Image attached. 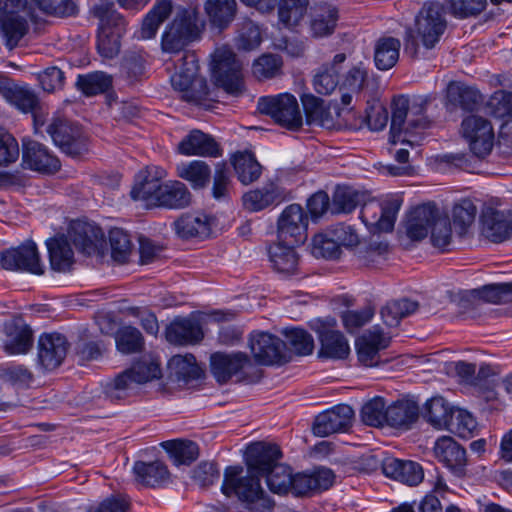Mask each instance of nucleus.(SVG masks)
<instances>
[{"label": "nucleus", "instance_id": "nucleus-54", "mask_svg": "<svg viewBox=\"0 0 512 512\" xmlns=\"http://www.w3.org/2000/svg\"><path fill=\"white\" fill-rule=\"evenodd\" d=\"M475 298L498 304L512 301V281L487 284L472 291Z\"/></svg>", "mask_w": 512, "mask_h": 512}, {"label": "nucleus", "instance_id": "nucleus-27", "mask_svg": "<svg viewBox=\"0 0 512 512\" xmlns=\"http://www.w3.org/2000/svg\"><path fill=\"white\" fill-rule=\"evenodd\" d=\"M174 89L182 92V98L195 105H204L209 95L207 82L203 77H194L176 69L170 78Z\"/></svg>", "mask_w": 512, "mask_h": 512}, {"label": "nucleus", "instance_id": "nucleus-22", "mask_svg": "<svg viewBox=\"0 0 512 512\" xmlns=\"http://www.w3.org/2000/svg\"><path fill=\"white\" fill-rule=\"evenodd\" d=\"M23 164L31 170L53 174L60 169V161L47 147L34 140L23 141Z\"/></svg>", "mask_w": 512, "mask_h": 512}, {"label": "nucleus", "instance_id": "nucleus-12", "mask_svg": "<svg viewBox=\"0 0 512 512\" xmlns=\"http://www.w3.org/2000/svg\"><path fill=\"white\" fill-rule=\"evenodd\" d=\"M308 214L299 204L288 205L277 220V239L292 245L303 244L307 239Z\"/></svg>", "mask_w": 512, "mask_h": 512}, {"label": "nucleus", "instance_id": "nucleus-24", "mask_svg": "<svg viewBox=\"0 0 512 512\" xmlns=\"http://www.w3.org/2000/svg\"><path fill=\"white\" fill-rule=\"evenodd\" d=\"M482 234L494 243H500L512 235V211L487 208L481 215Z\"/></svg>", "mask_w": 512, "mask_h": 512}, {"label": "nucleus", "instance_id": "nucleus-11", "mask_svg": "<svg viewBox=\"0 0 512 512\" xmlns=\"http://www.w3.org/2000/svg\"><path fill=\"white\" fill-rule=\"evenodd\" d=\"M198 35L197 16L194 11L182 10L166 28L162 35L163 51L175 53L181 51Z\"/></svg>", "mask_w": 512, "mask_h": 512}, {"label": "nucleus", "instance_id": "nucleus-62", "mask_svg": "<svg viewBox=\"0 0 512 512\" xmlns=\"http://www.w3.org/2000/svg\"><path fill=\"white\" fill-rule=\"evenodd\" d=\"M386 408L382 397H374L363 405L361 409L362 421L374 427L386 424Z\"/></svg>", "mask_w": 512, "mask_h": 512}, {"label": "nucleus", "instance_id": "nucleus-13", "mask_svg": "<svg viewBox=\"0 0 512 512\" xmlns=\"http://www.w3.org/2000/svg\"><path fill=\"white\" fill-rule=\"evenodd\" d=\"M47 133L64 153L77 157L87 150L81 128L66 119L55 118L47 126Z\"/></svg>", "mask_w": 512, "mask_h": 512}, {"label": "nucleus", "instance_id": "nucleus-45", "mask_svg": "<svg viewBox=\"0 0 512 512\" xmlns=\"http://www.w3.org/2000/svg\"><path fill=\"white\" fill-rule=\"evenodd\" d=\"M453 407L443 397H433L425 403L423 417L437 429H446Z\"/></svg>", "mask_w": 512, "mask_h": 512}, {"label": "nucleus", "instance_id": "nucleus-16", "mask_svg": "<svg viewBox=\"0 0 512 512\" xmlns=\"http://www.w3.org/2000/svg\"><path fill=\"white\" fill-rule=\"evenodd\" d=\"M282 453L275 444L266 442H255L250 444L245 452V463L248 473L257 476H264L269 473L278 463Z\"/></svg>", "mask_w": 512, "mask_h": 512}, {"label": "nucleus", "instance_id": "nucleus-57", "mask_svg": "<svg viewBox=\"0 0 512 512\" xmlns=\"http://www.w3.org/2000/svg\"><path fill=\"white\" fill-rule=\"evenodd\" d=\"M109 242L112 258L119 263H125L133 247L129 235L123 229L114 228L109 232Z\"/></svg>", "mask_w": 512, "mask_h": 512}, {"label": "nucleus", "instance_id": "nucleus-9", "mask_svg": "<svg viewBox=\"0 0 512 512\" xmlns=\"http://www.w3.org/2000/svg\"><path fill=\"white\" fill-rule=\"evenodd\" d=\"M361 205L360 218L371 232H390L394 228L402 200L398 197H391L383 202L364 200Z\"/></svg>", "mask_w": 512, "mask_h": 512}, {"label": "nucleus", "instance_id": "nucleus-46", "mask_svg": "<svg viewBox=\"0 0 512 512\" xmlns=\"http://www.w3.org/2000/svg\"><path fill=\"white\" fill-rule=\"evenodd\" d=\"M175 229L176 233L185 239L206 237L210 233V225L205 215H183L175 222Z\"/></svg>", "mask_w": 512, "mask_h": 512}, {"label": "nucleus", "instance_id": "nucleus-36", "mask_svg": "<svg viewBox=\"0 0 512 512\" xmlns=\"http://www.w3.org/2000/svg\"><path fill=\"white\" fill-rule=\"evenodd\" d=\"M33 344V333L25 324H12L6 327L3 348L10 355L27 353Z\"/></svg>", "mask_w": 512, "mask_h": 512}, {"label": "nucleus", "instance_id": "nucleus-53", "mask_svg": "<svg viewBox=\"0 0 512 512\" xmlns=\"http://www.w3.org/2000/svg\"><path fill=\"white\" fill-rule=\"evenodd\" d=\"M169 367L178 380H195L201 377L202 370L192 354L175 355L169 361Z\"/></svg>", "mask_w": 512, "mask_h": 512}, {"label": "nucleus", "instance_id": "nucleus-19", "mask_svg": "<svg viewBox=\"0 0 512 512\" xmlns=\"http://www.w3.org/2000/svg\"><path fill=\"white\" fill-rule=\"evenodd\" d=\"M251 364V359L244 352H215L210 356L211 373L219 383L228 382Z\"/></svg>", "mask_w": 512, "mask_h": 512}, {"label": "nucleus", "instance_id": "nucleus-58", "mask_svg": "<svg viewBox=\"0 0 512 512\" xmlns=\"http://www.w3.org/2000/svg\"><path fill=\"white\" fill-rule=\"evenodd\" d=\"M282 59L278 55L263 54L252 65V73L258 80L270 79L281 73Z\"/></svg>", "mask_w": 512, "mask_h": 512}, {"label": "nucleus", "instance_id": "nucleus-38", "mask_svg": "<svg viewBox=\"0 0 512 512\" xmlns=\"http://www.w3.org/2000/svg\"><path fill=\"white\" fill-rule=\"evenodd\" d=\"M133 472L138 482L150 487L162 485L170 478L167 466L161 461L135 462Z\"/></svg>", "mask_w": 512, "mask_h": 512}, {"label": "nucleus", "instance_id": "nucleus-8", "mask_svg": "<svg viewBox=\"0 0 512 512\" xmlns=\"http://www.w3.org/2000/svg\"><path fill=\"white\" fill-rule=\"evenodd\" d=\"M258 109L289 130H298L302 126L299 104L291 94L261 97L258 101Z\"/></svg>", "mask_w": 512, "mask_h": 512}, {"label": "nucleus", "instance_id": "nucleus-21", "mask_svg": "<svg viewBox=\"0 0 512 512\" xmlns=\"http://www.w3.org/2000/svg\"><path fill=\"white\" fill-rule=\"evenodd\" d=\"M249 347L255 361L261 365L279 363L284 357L285 342L269 333L252 334Z\"/></svg>", "mask_w": 512, "mask_h": 512}, {"label": "nucleus", "instance_id": "nucleus-41", "mask_svg": "<svg viewBox=\"0 0 512 512\" xmlns=\"http://www.w3.org/2000/svg\"><path fill=\"white\" fill-rule=\"evenodd\" d=\"M50 264L53 270L64 272L73 263V251L64 236H56L46 241Z\"/></svg>", "mask_w": 512, "mask_h": 512}, {"label": "nucleus", "instance_id": "nucleus-20", "mask_svg": "<svg viewBox=\"0 0 512 512\" xmlns=\"http://www.w3.org/2000/svg\"><path fill=\"white\" fill-rule=\"evenodd\" d=\"M389 344L390 337L385 335L380 327H372L356 340V350L359 362L367 367H375L379 365V351L387 348Z\"/></svg>", "mask_w": 512, "mask_h": 512}, {"label": "nucleus", "instance_id": "nucleus-23", "mask_svg": "<svg viewBox=\"0 0 512 512\" xmlns=\"http://www.w3.org/2000/svg\"><path fill=\"white\" fill-rule=\"evenodd\" d=\"M338 20V8L331 3L320 2L310 13L308 32L315 39L329 37L334 33Z\"/></svg>", "mask_w": 512, "mask_h": 512}, {"label": "nucleus", "instance_id": "nucleus-7", "mask_svg": "<svg viewBox=\"0 0 512 512\" xmlns=\"http://www.w3.org/2000/svg\"><path fill=\"white\" fill-rule=\"evenodd\" d=\"M242 63L236 59L232 50L218 48L213 56V77L217 86L227 93L239 95L244 88Z\"/></svg>", "mask_w": 512, "mask_h": 512}, {"label": "nucleus", "instance_id": "nucleus-52", "mask_svg": "<svg viewBox=\"0 0 512 512\" xmlns=\"http://www.w3.org/2000/svg\"><path fill=\"white\" fill-rule=\"evenodd\" d=\"M162 446L170 453L177 465H188L195 461L199 455L198 445L193 441H166Z\"/></svg>", "mask_w": 512, "mask_h": 512}, {"label": "nucleus", "instance_id": "nucleus-34", "mask_svg": "<svg viewBox=\"0 0 512 512\" xmlns=\"http://www.w3.org/2000/svg\"><path fill=\"white\" fill-rule=\"evenodd\" d=\"M295 246L280 240L269 246V260L276 272L283 275H293L297 272L299 257L294 250Z\"/></svg>", "mask_w": 512, "mask_h": 512}, {"label": "nucleus", "instance_id": "nucleus-60", "mask_svg": "<svg viewBox=\"0 0 512 512\" xmlns=\"http://www.w3.org/2000/svg\"><path fill=\"white\" fill-rule=\"evenodd\" d=\"M266 482L271 492L275 494H286L292 485V471L290 467L280 464L267 473Z\"/></svg>", "mask_w": 512, "mask_h": 512}, {"label": "nucleus", "instance_id": "nucleus-1", "mask_svg": "<svg viewBox=\"0 0 512 512\" xmlns=\"http://www.w3.org/2000/svg\"><path fill=\"white\" fill-rule=\"evenodd\" d=\"M147 175L131 190V197L145 203L147 208L183 209L191 203V193L180 181L161 182L166 173L157 167L148 168Z\"/></svg>", "mask_w": 512, "mask_h": 512}, {"label": "nucleus", "instance_id": "nucleus-26", "mask_svg": "<svg viewBox=\"0 0 512 512\" xmlns=\"http://www.w3.org/2000/svg\"><path fill=\"white\" fill-rule=\"evenodd\" d=\"M420 408L416 401L402 398L392 402L386 408V425L400 430H410L418 421Z\"/></svg>", "mask_w": 512, "mask_h": 512}, {"label": "nucleus", "instance_id": "nucleus-15", "mask_svg": "<svg viewBox=\"0 0 512 512\" xmlns=\"http://www.w3.org/2000/svg\"><path fill=\"white\" fill-rule=\"evenodd\" d=\"M0 262L1 266L6 270L25 271L35 275H42L44 273L36 244L32 241L3 252Z\"/></svg>", "mask_w": 512, "mask_h": 512}, {"label": "nucleus", "instance_id": "nucleus-63", "mask_svg": "<svg viewBox=\"0 0 512 512\" xmlns=\"http://www.w3.org/2000/svg\"><path fill=\"white\" fill-rule=\"evenodd\" d=\"M311 253L316 258L337 259L341 249L329 233L316 234L311 243Z\"/></svg>", "mask_w": 512, "mask_h": 512}, {"label": "nucleus", "instance_id": "nucleus-30", "mask_svg": "<svg viewBox=\"0 0 512 512\" xmlns=\"http://www.w3.org/2000/svg\"><path fill=\"white\" fill-rule=\"evenodd\" d=\"M0 95L24 113L33 112L39 105L38 96L32 89L7 78H0Z\"/></svg>", "mask_w": 512, "mask_h": 512}, {"label": "nucleus", "instance_id": "nucleus-44", "mask_svg": "<svg viewBox=\"0 0 512 512\" xmlns=\"http://www.w3.org/2000/svg\"><path fill=\"white\" fill-rule=\"evenodd\" d=\"M366 78L367 72L360 66H355L347 72L343 83L339 87L341 102L344 106H349L354 97L356 100L359 99Z\"/></svg>", "mask_w": 512, "mask_h": 512}, {"label": "nucleus", "instance_id": "nucleus-33", "mask_svg": "<svg viewBox=\"0 0 512 512\" xmlns=\"http://www.w3.org/2000/svg\"><path fill=\"white\" fill-rule=\"evenodd\" d=\"M178 149L183 155L221 156V149L215 139L200 130H192L179 143Z\"/></svg>", "mask_w": 512, "mask_h": 512}, {"label": "nucleus", "instance_id": "nucleus-43", "mask_svg": "<svg viewBox=\"0 0 512 512\" xmlns=\"http://www.w3.org/2000/svg\"><path fill=\"white\" fill-rule=\"evenodd\" d=\"M171 12V0H157L151 11L144 18L138 37L140 39L153 38L159 26L169 17Z\"/></svg>", "mask_w": 512, "mask_h": 512}, {"label": "nucleus", "instance_id": "nucleus-32", "mask_svg": "<svg viewBox=\"0 0 512 512\" xmlns=\"http://www.w3.org/2000/svg\"><path fill=\"white\" fill-rule=\"evenodd\" d=\"M382 471L385 476L414 486L424 477L422 467L413 461H404L394 457H386L382 462Z\"/></svg>", "mask_w": 512, "mask_h": 512}, {"label": "nucleus", "instance_id": "nucleus-4", "mask_svg": "<svg viewBox=\"0 0 512 512\" xmlns=\"http://www.w3.org/2000/svg\"><path fill=\"white\" fill-rule=\"evenodd\" d=\"M160 376L161 370L158 364L153 361H140L108 382L105 385L104 393L111 401L122 400L135 393L139 385Z\"/></svg>", "mask_w": 512, "mask_h": 512}, {"label": "nucleus", "instance_id": "nucleus-18", "mask_svg": "<svg viewBox=\"0 0 512 512\" xmlns=\"http://www.w3.org/2000/svg\"><path fill=\"white\" fill-rule=\"evenodd\" d=\"M69 342L60 333H44L39 337L37 345L38 363L46 370L59 367L66 358Z\"/></svg>", "mask_w": 512, "mask_h": 512}, {"label": "nucleus", "instance_id": "nucleus-64", "mask_svg": "<svg viewBox=\"0 0 512 512\" xmlns=\"http://www.w3.org/2000/svg\"><path fill=\"white\" fill-rule=\"evenodd\" d=\"M141 332L132 326H126L119 330L116 336V345L120 352L125 354L139 352L143 347Z\"/></svg>", "mask_w": 512, "mask_h": 512}, {"label": "nucleus", "instance_id": "nucleus-49", "mask_svg": "<svg viewBox=\"0 0 512 512\" xmlns=\"http://www.w3.org/2000/svg\"><path fill=\"white\" fill-rule=\"evenodd\" d=\"M112 76L103 71H95L77 77L76 86L86 96L106 92L112 86Z\"/></svg>", "mask_w": 512, "mask_h": 512}, {"label": "nucleus", "instance_id": "nucleus-17", "mask_svg": "<svg viewBox=\"0 0 512 512\" xmlns=\"http://www.w3.org/2000/svg\"><path fill=\"white\" fill-rule=\"evenodd\" d=\"M353 409L346 404H339L316 416L313 423V433L326 437L334 433L345 432L352 424Z\"/></svg>", "mask_w": 512, "mask_h": 512}, {"label": "nucleus", "instance_id": "nucleus-37", "mask_svg": "<svg viewBox=\"0 0 512 512\" xmlns=\"http://www.w3.org/2000/svg\"><path fill=\"white\" fill-rule=\"evenodd\" d=\"M231 164L238 180L243 185L257 181L262 174V166L254 154L248 151L235 153L231 157Z\"/></svg>", "mask_w": 512, "mask_h": 512}, {"label": "nucleus", "instance_id": "nucleus-48", "mask_svg": "<svg viewBox=\"0 0 512 512\" xmlns=\"http://www.w3.org/2000/svg\"><path fill=\"white\" fill-rule=\"evenodd\" d=\"M178 176L191 183L194 189H202L207 186L211 169L202 160H194L188 164H182L177 168Z\"/></svg>", "mask_w": 512, "mask_h": 512}, {"label": "nucleus", "instance_id": "nucleus-51", "mask_svg": "<svg viewBox=\"0 0 512 512\" xmlns=\"http://www.w3.org/2000/svg\"><path fill=\"white\" fill-rule=\"evenodd\" d=\"M308 0H280L278 1L279 21L287 28H293L303 19Z\"/></svg>", "mask_w": 512, "mask_h": 512}, {"label": "nucleus", "instance_id": "nucleus-3", "mask_svg": "<svg viewBox=\"0 0 512 512\" xmlns=\"http://www.w3.org/2000/svg\"><path fill=\"white\" fill-rule=\"evenodd\" d=\"M243 467L228 466L224 472V479L221 486L223 494L230 497L235 495L240 501L249 505L258 504L262 508L270 509L274 503L265 492L260 483V477L248 473L242 475Z\"/></svg>", "mask_w": 512, "mask_h": 512}, {"label": "nucleus", "instance_id": "nucleus-14", "mask_svg": "<svg viewBox=\"0 0 512 512\" xmlns=\"http://www.w3.org/2000/svg\"><path fill=\"white\" fill-rule=\"evenodd\" d=\"M462 130L475 156L484 158L490 154L494 145V131L487 119L477 115L468 116L462 121Z\"/></svg>", "mask_w": 512, "mask_h": 512}, {"label": "nucleus", "instance_id": "nucleus-50", "mask_svg": "<svg viewBox=\"0 0 512 512\" xmlns=\"http://www.w3.org/2000/svg\"><path fill=\"white\" fill-rule=\"evenodd\" d=\"M0 29L5 40V45L10 50L14 49L20 40L28 32V23L21 16H12L0 19Z\"/></svg>", "mask_w": 512, "mask_h": 512}, {"label": "nucleus", "instance_id": "nucleus-25", "mask_svg": "<svg viewBox=\"0 0 512 512\" xmlns=\"http://www.w3.org/2000/svg\"><path fill=\"white\" fill-rule=\"evenodd\" d=\"M284 199V189L274 182L266 183L242 196L243 207L249 212H259L279 205Z\"/></svg>", "mask_w": 512, "mask_h": 512}, {"label": "nucleus", "instance_id": "nucleus-35", "mask_svg": "<svg viewBox=\"0 0 512 512\" xmlns=\"http://www.w3.org/2000/svg\"><path fill=\"white\" fill-rule=\"evenodd\" d=\"M203 336L200 323L191 318L174 320L166 331L167 340L178 345L198 343Z\"/></svg>", "mask_w": 512, "mask_h": 512}, {"label": "nucleus", "instance_id": "nucleus-55", "mask_svg": "<svg viewBox=\"0 0 512 512\" xmlns=\"http://www.w3.org/2000/svg\"><path fill=\"white\" fill-rule=\"evenodd\" d=\"M477 208L469 199H462L453 206L452 220L457 232L462 235L474 223Z\"/></svg>", "mask_w": 512, "mask_h": 512}, {"label": "nucleus", "instance_id": "nucleus-61", "mask_svg": "<svg viewBox=\"0 0 512 512\" xmlns=\"http://www.w3.org/2000/svg\"><path fill=\"white\" fill-rule=\"evenodd\" d=\"M286 342L297 355H310L314 349L313 337L305 330L293 328L284 331Z\"/></svg>", "mask_w": 512, "mask_h": 512}, {"label": "nucleus", "instance_id": "nucleus-39", "mask_svg": "<svg viewBox=\"0 0 512 512\" xmlns=\"http://www.w3.org/2000/svg\"><path fill=\"white\" fill-rule=\"evenodd\" d=\"M447 100L465 111H474L483 101L480 92L470 86L461 83H450L447 88Z\"/></svg>", "mask_w": 512, "mask_h": 512}, {"label": "nucleus", "instance_id": "nucleus-40", "mask_svg": "<svg viewBox=\"0 0 512 512\" xmlns=\"http://www.w3.org/2000/svg\"><path fill=\"white\" fill-rule=\"evenodd\" d=\"M204 8L210 23L222 30L233 21L237 3L235 0H206Z\"/></svg>", "mask_w": 512, "mask_h": 512}, {"label": "nucleus", "instance_id": "nucleus-31", "mask_svg": "<svg viewBox=\"0 0 512 512\" xmlns=\"http://www.w3.org/2000/svg\"><path fill=\"white\" fill-rule=\"evenodd\" d=\"M68 235L75 247L87 255L95 253L104 238L101 228L83 221L72 222Z\"/></svg>", "mask_w": 512, "mask_h": 512}, {"label": "nucleus", "instance_id": "nucleus-10", "mask_svg": "<svg viewBox=\"0 0 512 512\" xmlns=\"http://www.w3.org/2000/svg\"><path fill=\"white\" fill-rule=\"evenodd\" d=\"M310 327L318 335L321 344L318 357L345 359L349 355L348 341L340 331L336 330L337 321L335 318H317L311 321Z\"/></svg>", "mask_w": 512, "mask_h": 512}, {"label": "nucleus", "instance_id": "nucleus-5", "mask_svg": "<svg viewBox=\"0 0 512 512\" xmlns=\"http://www.w3.org/2000/svg\"><path fill=\"white\" fill-rule=\"evenodd\" d=\"M93 15L99 20L97 49L104 58L112 59L120 52V39L125 31L123 17L109 5H95Z\"/></svg>", "mask_w": 512, "mask_h": 512}, {"label": "nucleus", "instance_id": "nucleus-29", "mask_svg": "<svg viewBox=\"0 0 512 512\" xmlns=\"http://www.w3.org/2000/svg\"><path fill=\"white\" fill-rule=\"evenodd\" d=\"M437 216L438 208L435 204L427 203L415 207L410 212L405 224L407 236L413 241L424 239Z\"/></svg>", "mask_w": 512, "mask_h": 512}, {"label": "nucleus", "instance_id": "nucleus-47", "mask_svg": "<svg viewBox=\"0 0 512 512\" xmlns=\"http://www.w3.org/2000/svg\"><path fill=\"white\" fill-rule=\"evenodd\" d=\"M418 308L419 303L417 301L402 298L388 302L381 309V316L387 326L394 327L399 324L402 318L413 314Z\"/></svg>", "mask_w": 512, "mask_h": 512}, {"label": "nucleus", "instance_id": "nucleus-59", "mask_svg": "<svg viewBox=\"0 0 512 512\" xmlns=\"http://www.w3.org/2000/svg\"><path fill=\"white\" fill-rule=\"evenodd\" d=\"M366 195L350 188H339L333 196V209L335 213H350L361 205Z\"/></svg>", "mask_w": 512, "mask_h": 512}, {"label": "nucleus", "instance_id": "nucleus-28", "mask_svg": "<svg viewBox=\"0 0 512 512\" xmlns=\"http://www.w3.org/2000/svg\"><path fill=\"white\" fill-rule=\"evenodd\" d=\"M435 457L454 474L462 475L467 464L466 450L453 438L443 436L434 445Z\"/></svg>", "mask_w": 512, "mask_h": 512}, {"label": "nucleus", "instance_id": "nucleus-42", "mask_svg": "<svg viewBox=\"0 0 512 512\" xmlns=\"http://www.w3.org/2000/svg\"><path fill=\"white\" fill-rule=\"evenodd\" d=\"M401 43L394 37L379 38L374 47V61L379 70L391 69L399 59Z\"/></svg>", "mask_w": 512, "mask_h": 512}, {"label": "nucleus", "instance_id": "nucleus-56", "mask_svg": "<svg viewBox=\"0 0 512 512\" xmlns=\"http://www.w3.org/2000/svg\"><path fill=\"white\" fill-rule=\"evenodd\" d=\"M476 426L477 422L469 412L454 408L446 429L459 437L468 438L472 436Z\"/></svg>", "mask_w": 512, "mask_h": 512}, {"label": "nucleus", "instance_id": "nucleus-2", "mask_svg": "<svg viewBox=\"0 0 512 512\" xmlns=\"http://www.w3.org/2000/svg\"><path fill=\"white\" fill-rule=\"evenodd\" d=\"M447 22L438 3H426L415 18L414 28L406 31L405 51L412 57L418 54V40L426 49H432L440 41Z\"/></svg>", "mask_w": 512, "mask_h": 512}, {"label": "nucleus", "instance_id": "nucleus-6", "mask_svg": "<svg viewBox=\"0 0 512 512\" xmlns=\"http://www.w3.org/2000/svg\"><path fill=\"white\" fill-rule=\"evenodd\" d=\"M429 126V121L423 115L421 106L410 107L409 100L405 96L394 98L392 103V117L390 135L391 142H410L406 136L418 133Z\"/></svg>", "mask_w": 512, "mask_h": 512}]
</instances>
